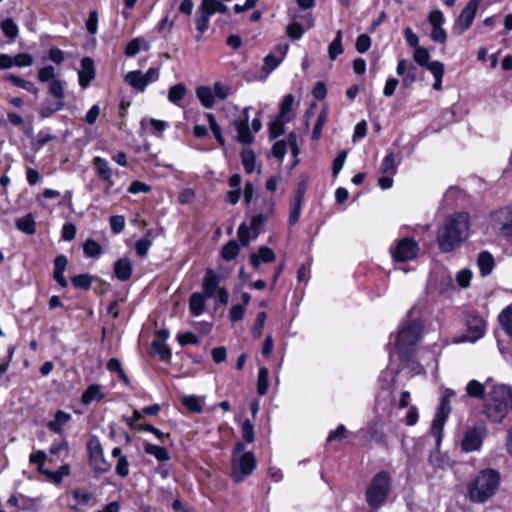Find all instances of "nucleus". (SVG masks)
<instances>
[{
  "label": "nucleus",
  "mask_w": 512,
  "mask_h": 512,
  "mask_svg": "<svg viewBox=\"0 0 512 512\" xmlns=\"http://www.w3.org/2000/svg\"><path fill=\"white\" fill-rule=\"evenodd\" d=\"M470 218L466 212L448 216L437 231V244L441 252L449 253L458 248L469 235Z\"/></svg>",
  "instance_id": "nucleus-1"
},
{
  "label": "nucleus",
  "mask_w": 512,
  "mask_h": 512,
  "mask_svg": "<svg viewBox=\"0 0 512 512\" xmlns=\"http://www.w3.org/2000/svg\"><path fill=\"white\" fill-rule=\"evenodd\" d=\"M501 483V474L492 468L479 471L467 485V497L473 503H485L492 498Z\"/></svg>",
  "instance_id": "nucleus-2"
},
{
  "label": "nucleus",
  "mask_w": 512,
  "mask_h": 512,
  "mask_svg": "<svg viewBox=\"0 0 512 512\" xmlns=\"http://www.w3.org/2000/svg\"><path fill=\"white\" fill-rule=\"evenodd\" d=\"M423 325L418 320L401 324L396 336L395 345L401 358H406L420 341Z\"/></svg>",
  "instance_id": "nucleus-3"
},
{
  "label": "nucleus",
  "mask_w": 512,
  "mask_h": 512,
  "mask_svg": "<svg viewBox=\"0 0 512 512\" xmlns=\"http://www.w3.org/2000/svg\"><path fill=\"white\" fill-rule=\"evenodd\" d=\"M392 481L386 471H380L370 481L365 492L368 505L373 509L380 508L387 500L391 491Z\"/></svg>",
  "instance_id": "nucleus-4"
},
{
  "label": "nucleus",
  "mask_w": 512,
  "mask_h": 512,
  "mask_svg": "<svg viewBox=\"0 0 512 512\" xmlns=\"http://www.w3.org/2000/svg\"><path fill=\"white\" fill-rule=\"evenodd\" d=\"M287 50V43L280 45L275 51L271 52L264 58V63L262 66L257 64L249 68L245 72L244 78L249 82L262 81L266 79L269 74L274 71L284 60Z\"/></svg>",
  "instance_id": "nucleus-5"
},
{
  "label": "nucleus",
  "mask_w": 512,
  "mask_h": 512,
  "mask_svg": "<svg viewBox=\"0 0 512 512\" xmlns=\"http://www.w3.org/2000/svg\"><path fill=\"white\" fill-rule=\"evenodd\" d=\"M256 467V459L252 452L245 451L244 444L238 442L232 454V479L242 482Z\"/></svg>",
  "instance_id": "nucleus-6"
},
{
  "label": "nucleus",
  "mask_w": 512,
  "mask_h": 512,
  "mask_svg": "<svg viewBox=\"0 0 512 512\" xmlns=\"http://www.w3.org/2000/svg\"><path fill=\"white\" fill-rule=\"evenodd\" d=\"M454 392L450 389H445L442 393L440 404L436 416L432 422L430 433L435 437L436 447L440 446L442 441V432L448 415L451 412L450 398Z\"/></svg>",
  "instance_id": "nucleus-7"
},
{
  "label": "nucleus",
  "mask_w": 512,
  "mask_h": 512,
  "mask_svg": "<svg viewBox=\"0 0 512 512\" xmlns=\"http://www.w3.org/2000/svg\"><path fill=\"white\" fill-rule=\"evenodd\" d=\"M420 251L418 243L413 238H403L391 248V254L396 262H406L417 257Z\"/></svg>",
  "instance_id": "nucleus-8"
},
{
  "label": "nucleus",
  "mask_w": 512,
  "mask_h": 512,
  "mask_svg": "<svg viewBox=\"0 0 512 512\" xmlns=\"http://www.w3.org/2000/svg\"><path fill=\"white\" fill-rule=\"evenodd\" d=\"M486 434V425L478 422L473 427L467 429L461 441V447L465 452L479 450L482 446Z\"/></svg>",
  "instance_id": "nucleus-9"
},
{
  "label": "nucleus",
  "mask_w": 512,
  "mask_h": 512,
  "mask_svg": "<svg viewBox=\"0 0 512 512\" xmlns=\"http://www.w3.org/2000/svg\"><path fill=\"white\" fill-rule=\"evenodd\" d=\"M492 228L501 236H512V206L501 208L491 214Z\"/></svg>",
  "instance_id": "nucleus-10"
},
{
  "label": "nucleus",
  "mask_w": 512,
  "mask_h": 512,
  "mask_svg": "<svg viewBox=\"0 0 512 512\" xmlns=\"http://www.w3.org/2000/svg\"><path fill=\"white\" fill-rule=\"evenodd\" d=\"M481 1L482 0H470L461 11L454 26V30L458 34L464 33L471 27Z\"/></svg>",
  "instance_id": "nucleus-11"
},
{
  "label": "nucleus",
  "mask_w": 512,
  "mask_h": 512,
  "mask_svg": "<svg viewBox=\"0 0 512 512\" xmlns=\"http://www.w3.org/2000/svg\"><path fill=\"white\" fill-rule=\"evenodd\" d=\"M273 209L274 202L272 198L264 199L261 212L251 218L250 225L248 226V229L253 233V238H257L259 236L264 222L268 219L269 215L272 214Z\"/></svg>",
  "instance_id": "nucleus-12"
},
{
  "label": "nucleus",
  "mask_w": 512,
  "mask_h": 512,
  "mask_svg": "<svg viewBox=\"0 0 512 512\" xmlns=\"http://www.w3.org/2000/svg\"><path fill=\"white\" fill-rule=\"evenodd\" d=\"M249 109H250L249 107H246L243 110V117L241 119L235 120L233 122V126H234L235 130L237 131L236 140L245 145L251 144L254 139L252 134L250 133V129H249V125H248L249 118H250Z\"/></svg>",
  "instance_id": "nucleus-13"
},
{
  "label": "nucleus",
  "mask_w": 512,
  "mask_h": 512,
  "mask_svg": "<svg viewBox=\"0 0 512 512\" xmlns=\"http://www.w3.org/2000/svg\"><path fill=\"white\" fill-rule=\"evenodd\" d=\"M467 335L466 339L475 342L483 337L485 333V322L478 315L470 314L466 319Z\"/></svg>",
  "instance_id": "nucleus-14"
},
{
  "label": "nucleus",
  "mask_w": 512,
  "mask_h": 512,
  "mask_svg": "<svg viewBox=\"0 0 512 512\" xmlns=\"http://www.w3.org/2000/svg\"><path fill=\"white\" fill-rule=\"evenodd\" d=\"M485 399L495 403H504L512 407V394L510 387L504 384L490 385L487 396Z\"/></svg>",
  "instance_id": "nucleus-15"
},
{
  "label": "nucleus",
  "mask_w": 512,
  "mask_h": 512,
  "mask_svg": "<svg viewBox=\"0 0 512 512\" xmlns=\"http://www.w3.org/2000/svg\"><path fill=\"white\" fill-rule=\"evenodd\" d=\"M511 408V406H507L504 403H495L488 399H485L484 402V414L490 421L495 423L501 422Z\"/></svg>",
  "instance_id": "nucleus-16"
},
{
  "label": "nucleus",
  "mask_w": 512,
  "mask_h": 512,
  "mask_svg": "<svg viewBox=\"0 0 512 512\" xmlns=\"http://www.w3.org/2000/svg\"><path fill=\"white\" fill-rule=\"evenodd\" d=\"M288 113V95L281 102L279 114L269 123L270 137L277 138L284 132L285 116Z\"/></svg>",
  "instance_id": "nucleus-17"
},
{
  "label": "nucleus",
  "mask_w": 512,
  "mask_h": 512,
  "mask_svg": "<svg viewBox=\"0 0 512 512\" xmlns=\"http://www.w3.org/2000/svg\"><path fill=\"white\" fill-rule=\"evenodd\" d=\"M309 184V177L307 175H301L299 182L297 184L296 193H295V209L292 213H290V224L295 223L300 214V208L302 205V201L304 195L306 193L307 187Z\"/></svg>",
  "instance_id": "nucleus-18"
},
{
  "label": "nucleus",
  "mask_w": 512,
  "mask_h": 512,
  "mask_svg": "<svg viewBox=\"0 0 512 512\" xmlns=\"http://www.w3.org/2000/svg\"><path fill=\"white\" fill-rule=\"evenodd\" d=\"M95 77L94 61L90 57L81 60V69L78 71V81L82 88H87Z\"/></svg>",
  "instance_id": "nucleus-19"
},
{
  "label": "nucleus",
  "mask_w": 512,
  "mask_h": 512,
  "mask_svg": "<svg viewBox=\"0 0 512 512\" xmlns=\"http://www.w3.org/2000/svg\"><path fill=\"white\" fill-rule=\"evenodd\" d=\"M93 165L99 177L108 184L106 188V191H108V189L114 185L112 179L114 172L108 161L100 156H96L93 158Z\"/></svg>",
  "instance_id": "nucleus-20"
},
{
  "label": "nucleus",
  "mask_w": 512,
  "mask_h": 512,
  "mask_svg": "<svg viewBox=\"0 0 512 512\" xmlns=\"http://www.w3.org/2000/svg\"><path fill=\"white\" fill-rule=\"evenodd\" d=\"M303 23H290L289 35L290 39H299L302 37L306 29H310L314 25V21L310 12H306L299 16Z\"/></svg>",
  "instance_id": "nucleus-21"
},
{
  "label": "nucleus",
  "mask_w": 512,
  "mask_h": 512,
  "mask_svg": "<svg viewBox=\"0 0 512 512\" xmlns=\"http://www.w3.org/2000/svg\"><path fill=\"white\" fill-rule=\"evenodd\" d=\"M276 255L272 249L261 246L256 252L250 255V262L254 268L260 267L262 264L271 263L275 260Z\"/></svg>",
  "instance_id": "nucleus-22"
},
{
  "label": "nucleus",
  "mask_w": 512,
  "mask_h": 512,
  "mask_svg": "<svg viewBox=\"0 0 512 512\" xmlns=\"http://www.w3.org/2000/svg\"><path fill=\"white\" fill-rule=\"evenodd\" d=\"M220 278L212 270L207 269L203 279V295L206 298H212L219 289Z\"/></svg>",
  "instance_id": "nucleus-23"
},
{
  "label": "nucleus",
  "mask_w": 512,
  "mask_h": 512,
  "mask_svg": "<svg viewBox=\"0 0 512 512\" xmlns=\"http://www.w3.org/2000/svg\"><path fill=\"white\" fill-rule=\"evenodd\" d=\"M67 264L68 259L65 255H58L54 259L53 278L62 288H66L68 286V282L64 277Z\"/></svg>",
  "instance_id": "nucleus-24"
},
{
  "label": "nucleus",
  "mask_w": 512,
  "mask_h": 512,
  "mask_svg": "<svg viewBox=\"0 0 512 512\" xmlns=\"http://www.w3.org/2000/svg\"><path fill=\"white\" fill-rule=\"evenodd\" d=\"M133 271V266L128 258H121L114 264V274L120 281H127L130 279Z\"/></svg>",
  "instance_id": "nucleus-25"
},
{
  "label": "nucleus",
  "mask_w": 512,
  "mask_h": 512,
  "mask_svg": "<svg viewBox=\"0 0 512 512\" xmlns=\"http://www.w3.org/2000/svg\"><path fill=\"white\" fill-rule=\"evenodd\" d=\"M125 82L130 85L134 90L138 92H144L147 85V81L144 79V75L141 71L135 70L130 71L125 75Z\"/></svg>",
  "instance_id": "nucleus-26"
},
{
  "label": "nucleus",
  "mask_w": 512,
  "mask_h": 512,
  "mask_svg": "<svg viewBox=\"0 0 512 512\" xmlns=\"http://www.w3.org/2000/svg\"><path fill=\"white\" fill-rule=\"evenodd\" d=\"M71 420V415L63 410L55 413L54 419L48 422L47 427L54 433L61 434L63 427Z\"/></svg>",
  "instance_id": "nucleus-27"
},
{
  "label": "nucleus",
  "mask_w": 512,
  "mask_h": 512,
  "mask_svg": "<svg viewBox=\"0 0 512 512\" xmlns=\"http://www.w3.org/2000/svg\"><path fill=\"white\" fill-rule=\"evenodd\" d=\"M206 297L200 292H194L190 296L189 309L193 316H200L205 310Z\"/></svg>",
  "instance_id": "nucleus-28"
},
{
  "label": "nucleus",
  "mask_w": 512,
  "mask_h": 512,
  "mask_svg": "<svg viewBox=\"0 0 512 512\" xmlns=\"http://www.w3.org/2000/svg\"><path fill=\"white\" fill-rule=\"evenodd\" d=\"M104 398V394L101 392V387L98 384H91L83 392L81 401L83 404L88 405L92 401H101Z\"/></svg>",
  "instance_id": "nucleus-29"
},
{
  "label": "nucleus",
  "mask_w": 512,
  "mask_h": 512,
  "mask_svg": "<svg viewBox=\"0 0 512 512\" xmlns=\"http://www.w3.org/2000/svg\"><path fill=\"white\" fill-rule=\"evenodd\" d=\"M141 49L148 51L150 49L149 43L140 37L132 39L125 48V55L127 57L135 56Z\"/></svg>",
  "instance_id": "nucleus-30"
},
{
  "label": "nucleus",
  "mask_w": 512,
  "mask_h": 512,
  "mask_svg": "<svg viewBox=\"0 0 512 512\" xmlns=\"http://www.w3.org/2000/svg\"><path fill=\"white\" fill-rule=\"evenodd\" d=\"M490 385V380H487L485 384H481L477 380H471L466 386L467 395L474 398H483L485 390H489Z\"/></svg>",
  "instance_id": "nucleus-31"
},
{
  "label": "nucleus",
  "mask_w": 512,
  "mask_h": 512,
  "mask_svg": "<svg viewBox=\"0 0 512 512\" xmlns=\"http://www.w3.org/2000/svg\"><path fill=\"white\" fill-rule=\"evenodd\" d=\"M89 463L97 474H105L111 469V465L105 459L104 453L90 457Z\"/></svg>",
  "instance_id": "nucleus-32"
},
{
  "label": "nucleus",
  "mask_w": 512,
  "mask_h": 512,
  "mask_svg": "<svg viewBox=\"0 0 512 512\" xmlns=\"http://www.w3.org/2000/svg\"><path fill=\"white\" fill-rule=\"evenodd\" d=\"M478 266L482 276L489 275L494 268V259L489 252H481L478 256Z\"/></svg>",
  "instance_id": "nucleus-33"
},
{
  "label": "nucleus",
  "mask_w": 512,
  "mask_h": 512,
  "mask_svg": "<svg viewBox=\"0 0 512 512\" xmlns=\"http://www.w3.org/2000/svg\"><path fill=\"white\" fill-rule=\"evenodd\" d=\"M129 427L131 429H135L138 431H147L155 435V437L161 442L164 443L166 440L170 438L169 434L163 433L158 428L154 427L151 424H134L133 422H129Z\"/></svg>",
  "instance_id": "nucleus-34"
},
{
  "label": "nucleus",
  "mask_w": 512,
  "mask_h": 512,
  "mask_svg": "<svg viewBox=\"0 0 512 512\" xmlns=\"http://www.w3.org/2000/svg\"><path fill=\"white\" fill-rule=\"evenodd\" d=\"M36 223L32 214H27L24 217L17 219L16 227L21 232L32 235L36 231Z\"/></svg>",
  "instance_id": "nucleus-35"
},
{
  "label": "nucleus",
  "mask_w": 512,
  "mask_h": 512,
  "mask_svg": "<svg viewBox=\"0 0 512 512\" xmlns=\"http://www.w3.org/2000/svg\"><path fill=\"white\" fill-rule=\"evenodd\" d=\"M498 321L506 334L512 337V304L500 312Z\"/></svg>",
  "instance_id": "nucleus-36"
},
{
  "label": "nucleus",
  "mask_w": 512,
  "mask_h": 512,
  "mask_svg": "<svg viewBox=\"0 0 512 512\" xmlns=\"http://www.w3.org/2000/svg\"><path fill=\"white\" fill-rule=\"evenodd\" d=\"M144 451L146 454L154 456L160 462H165V461L170 460V455L164 447L154 445L151 443H147L144 446Z\"/></svg>",
  "instance_id": "nucleus-37"
},
{
  "label": "nucleus",
  "mask_w": 512,
  "mask_h": 512,
  "mask_svg": "<svg viewBox=\"0 0 512 512\" xmlns=\"http://www.w3.org/2000/svg\"><path fill=\"white\" fill-rule=\"evenodd\" d=\"M196 95L205 108H212L214 106L213 91L208 86H200L196 89Z\"/></svg>",
  "instance_id": "nucleus-38"
},
{
  "label": "nucleus",
  "mask_w": 512,
  "mask_h": 512,
  "mask_svg": "<svg viewBox=\"0 0 512 512\" xmlns=\"http://www.w3.org/2000/svg\"><path fill=\"white\" fill-rule=\"evenodd\" d=\"M342 53H343L342 31L338 30L335 38L328 46V55H329L330 60L334 61Z\"/></svg>",
  "instance_id": "nucleus-39"
},
{
  "label": "nucleus",
  "mask_w": 512,
  "mask_h": 512,
  "mask_svg": "<svg viewBox=\"0 0 512 512\" xmlns=\"http://www.w3.org/2000/svg\"><path fill=\"white\" fill-rule=\"evenodd\" d=\"M151 351L165 362H168L172 356L170 348L163 343V341H153L151 344Z\"/></svg>",
  "instance_id": "nucleus-40"
},
{
  "label": "nucleus",
  "mask_w": 512,
  "mask_h": 512,
  "mask_svg": "<svg viewBox=\"0 0 512 512\" xmlns=\"http://www.w3.org/2000/svg\"><path fill=\"white\" fill-rule=\"evenodd\" d=\"M202 9L210 16L216 12L225 14L228 11V7L219 0H203Z\"/></svg>",
  "instance_id": "nucleus-41"
},
{
  "label": "nucleus",
  "mask_w": 512,
  "mask_h": 512,
  "mask_svg": "<svg viewBox=\"0 0 512 512\" xmlns=\"http://www.w3.org/2000/svg\"><path fill=\"white\" fill-rule=\"evenodd\" d=\"M205 117H206L209 127H210L215 139L219 143V145L222 147L225 146V139L222 135V129H221L220 125L217 123L215 116L212 113H206Z\"/></svg>",
  "instance_id": "nucleus-42"
},
{
  "label": "nucleus",
  "mask_w": 512,
  "mask_h": 512,
  "mask_svg": "<svg viewBox=\"0 0 512 512\" xmlns=\"http://www.w3.org/2000/svg\"><path fill=\"white\" fill-rule=\"evenodd\" d=\"M242 165L246 173L251 174L255 170L256 157L251 149H243L241 152Z\"/></svg>",
  "instance_id": "nucleus-43"
},
{
  "label": "nucleus",
  "mask_w": 512,
  "mask_h": 512,
  "mask_svg": "<svg viewBox=\"0 0 512 512\" xmlns=\"http://www.w3.org/2000/svg\"><path fill=\"white\" fill-rule=\"evenodd\" d=\"M240 247L235 240H230L221 251V256L226 261L234 260L239 254Z\"/></svg>",
  "instance_id": "nucleus-44"
},
{
  "label": "nucleus",
  "mask_w": 512,
  "mask_h": 512,
  "mask_svg": "<svg viewBox=\"0 0 512 512\" xmlns=\"http://www.w3.org/2000/svg\"><path fill=\"white\" fill-rule=\"evenodd\" d=\"M186 94V87L184 84L179 83L171 86L168 91V100L173 104H178Z\"/></svg>",
  "instance_id": "nucleus-45"
},
{
  "label": "nucleus",
  "mask_w": 512,
  "mask_h": 512,
  "mask_svg": "<svg viewBox=\"0 0 512 512\" xmlns=\"http://www.w3.org/2000/svg\"><path fill=\"white\" fill-rule=\"evenodd\" d=\"M83 251L87 257L96 258L102 253L101 245L93 239H87L83 244Z\"/></svg>",
  "instance_id": "nucleus-46"
},
{
  "label": "nucleus",
  "mask_w": 512,
  "mask_h": 512,
  "mask_svg": "<svg viewBox=\"0 0 512 512\" xmlns=\"http://www.w3.org/2000/svg\"><path fill=\"white\" fill-rule=\"evenodd\" d=\"M63 108H64V103L61 100H59L55 103L46 101L43 103L39 114L42 118H47V117H50L53 113L62 110Z\"/></svg>",
  "instance_id": "nucleus-47"
},
{
  "label": "nucleus",
  "mask_w": 512,
  "mask_h": 512,
  "mask_svg": "<svg viewBox=\"0 0 512 512\" xmlns=\"http://www.w3.org/2000/svg\"><path fill=\"white\" fill-rule=\"evenodd\" d=\"M268 375H269V371L266 367H261L259 369L258 379H257V392L261 396H263L267 393Z\"/></svg>",
  "instance_id": "nucleus-48"
},
{
  "label": "nucleus",
  "mask_w": 512,
  "mask_h": 512,
  "mask_svg": "<svg viewBox=\"0 0 512 512\" xmlns=\"http://www.w3.org/2000/svg\"><path fill=\"white\" fill-rule=\"evenodd\" d=\"M210 15L202 9V5L198 9L196 17V29L200 34H203L209 26Z\"/></svg>",
  "instance_id": "nucleus-49"
},
{
  "label": "nucleus",
  "mask_w": 512,
  "mask_h": 512,
  "mask_svg": "<svg viewBox=\"0 0 512 512\" xmlns=\"http://www.w3.org/2000/svg\"><path fill=\"white\" fill-rule=\"evenodd\" d=\"M328 118V110L327 108H323L320 112V114L317 117L316 123L313 128L312 132V139L317 140L320 138L321 130L325 123L327 122Z\"/></svg>",
  "instance_id": "nucleus-50"
},
{
  "label": "nucleus",
  "mask_w": 512,
  "mask_h": 512,
  "mask_svg": "<svg viewBox=\"0 0 512 512\" xmlns=\"http://www.w3.org/2000/svg\"><path fill=\"white\" fill-rule=\"evenodd\" d=\"M1 29L4 35L10 39H15L18 36V27L11 18H6L2 21Z\"/></svg>",
  "instance_id": "nucleus-51"
},
{
  "label": "nucleus",
  "mask_w": 512,
  "mask_h": 512,
  "mask_svg": "<svg viewBox=\"0 0 512 512\" xmlns=\"http://www.w3.org/2000/svg\"><path fill=\"white\" fill-rule=\"evenodd\" d=\"M7 79L13 83L15 86L19 87V88H22L24 90H27L29 92H33L35 94H37L38 92V89L34 86V84L30 81H27V80H24L18 76H15V75H8L7 76Z\"/></svg>",
  "instance_id": "nucleus-52"
},
{
  "label": "nucleus",
  "mask_w": 512,
  "mask_h": 512,
  "mask_svg": "<svg viewBox=\"0 0 512 512\" xmlns=\"http://www.w3.org/2000/svg\"><path fill=\"white\" fill-rule=\"evenodd\" d=\"M71 282L76 288L89 290L92 285V276L89 274H79L73 276L71 278Z\"/></svg>",
  "instance_id": "nucleus-53"
},
{
  "label": "nucleus",
  "mask_w": 512,
  "mask_h": 512,
  "mask_svg": "<svg viewBox=\"0 0 512 512\" xmlns=\"http://www.w3.org/2000/svg\"><path fill=\"white\" fill-rule=\"evenodd\" d=\"M237 235L242 246H248L252 240L256 239L253 238V233H251V230L248 229L245 223L239 225Z\"/></svg>",
  "instance_id": "nucleus-54"
},
{
  "label": "nucleus",
  "mask_w": 512,
  "mask_h": 512,
  "mask_svg": "<svg viewBox=\"0 0 512 512\" xmlns=\"http://www.w3.org/2000/svg\"><path fill=\"white\" fill-rule=\"evenodd\" d=\"M49 93L57 98L58 100H62L65 96L64 84L61 80L55 79L49 82Z\"/></svg>",
  "instance_id": "nucleus-55"
},
{
  "label": "nucleus",
  "mask_w": 512,
  "mask_h": 512,
  "mask_svg": "<svg viewBox=\"0 0 512 512\" xmlns=\"http://www.w3.org/2000/svg\"><path fill=\"white\" fill-rule=\"evenodd\" d=\"M182 403L191 412L200 413L202 411V405L197 396H185L182 399Z\"/></svg>",
  "instance_id": "nucleus-56"
},
{
  "label": "nucleus",
  "mask_w": 512,
  "mask_h": 512,
  "mask_svg": "<svg viewBox=\"0 0 512 512\" xmlns=\"http://www.w3.org/2000/svg\"><path fill=\"white\" fill-rule=\"evenodd\" d=\"M380 170L384 174L394 175L396 173L395 157L393 153H389L383 159Z\"/></svg>",
  "instance_id": "nucleus-57"
},
{
  "label": "nucleus",
  "mask_w": 512,
  "mask_h": 512,
  "mask_svg": "<svg viewBox=\"0 0 512 512\" xmlns=\"http://www.w3.org/2000/svg\"><path fill=\"white\" fill-rule=\"evenodd\" d=\"M414 61L420 66H427L429 64L430 54L424 47H416L413 55Z\"/></svg>",
  "instance_id": "nucleus-58"
},
{
  "label": "nucleus",
  "mask_w": 512,
  "mask_h": 512,
  "mask_svg": "<svg viewBox=\"0 0 512 512\" xmlns=\"http://www.w3.org/2000/svg\"><path fill=\"white\" fill-rule=\"evenodd\" d=\"M47 459V455L43 450H38L35 453H32L29 457V461L32 464L38 465V471L43 474H50V472L44 471L42 466L44 465Z\"/></svg>",
  "instance_id": "nucleus-59"
},
{
  "label": "nucleus",
  "mask_w": 512,
  "mask_h": 512,
  "mask_svg": "<svg viewBox=\"0 0 512 512\" xmlns=\"http://www.w3.org/2000/svg\"><path fill=\"white\" fill-rule=\"evenodd\" d=\"M55 68L51 65L44 66L39 69L38 71V80L40 82H50L52 80H55Z\"/></svg>",
  "instance_id": "nucleus-60"
},
{
  "label": "nucleus",
  "mask_w": 512,
  "mask_h": 512,
  "mask_svg": "<svg viewBox=\"0 0 512 512\" xmlns=\"http://www.w3.org/2000/svg\"><path fill=\"white\" fill-rule=\"evenodd\" d=\"M347 158V151L342 150L338 153L332 164V175L336 177L342 170Z\"/></svg>",
  "instance_id": "nucleus-61"
},
{
  "label": "nucleus",
  "mask_w": 512,
  "mask_h": 512,
  "mask_svg": "<svg viewBox=\"0 0 512 512\" xmlns=\"http://www.w3.org/2000/svg\"><path fill=\"white\" fill-rule=\"evenodd\" d=\"M417 67L414 64H409V67L402 78V86L405 88L410 87L416 81Z\"/></svg>",
  "instance_id": "nucleus-62"
},
{
  "label": "nucleus",
  "mask_w": 512,
  "mask_h": 512,
  "mask_svg": "<svg viewBox=\"0 0 512 512\" xmlns=\"http://www.w3.org/2000/svg\"><path fill=\"white\" fill-rule=\"evenodd\" d=\"M152 246V241L149 238H141L135 244V251L139 257H145L149 248Z\"/></svg>",
  "instance_id": "nucleus-63"
},
{
  "label": "nucleus",
  "mask_w": 512,
  "mask_h": 512,
  "mask_svg": "<svg viewBox=\"0 0 512 512\" xmlns=\"http://www.w3.org/2000/svg\"><path fill=\"white\" fill-rule=\"evenodd\" d=\"M109 223L112 232L118 234L122 232L125 227V218L122 215H114L110 217Z\"/></svg>",
  "instance_id": "nucleus-64"
}]
</instances>
